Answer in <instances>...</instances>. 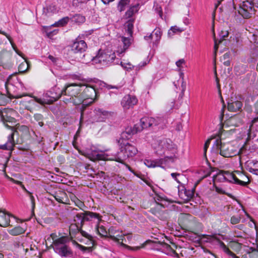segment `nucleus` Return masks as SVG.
Returning <instances> with one entry per match:
<instances>
[{"label":"nucleus","instance_id":"34","mask_svg":"<svg viewBox=\"0 0 258 258\" xmlns=\"http://www.w3.org/2000/svg\"><path fill=\"white\" fill-rule=\"evenodd\" d=\"M154 34V43H157L161 37V32L159 29H155L152 33Z\"/></svg>","mask_w":258,"mask_h":258},{"label":"nucleus","instance_id":"55","mask_svg":"<svg viewBox=\"0 0 258 258\" xmlns=\"http://www.w3.org/2000/svg\"><path fill=\"white\" fill-rule=\"evenodd\" d=\"M105 86L108 89H115L118 90L121 88L120 86H112V85H107L106 84H105Z\"/></svg>","mask_w":258,"mask_h":258},{"label":"nucleus","instance_id":"20","mask_svg":"<svg viewBox=\"0 0 258 258\" xmlns=\"http://www.w3.org/2000/svg\"><path fill=\"white\" fill-rule=\"evenodd\" d=\"M11 217L13 216L4 211L0 210V226L6 227L9 226Z\"/></svg>","mask_w":258,"mask_h":258},{"label":"nucleus","instance_id":"9","mask_svg":"<svg viewBox=\"0 0 258 258\" xmlns=\"http://www.w3.org/2000/svg\"><path fill=\"white\" fill-rule=\"evenodd\" d=\"M84 86L82 88L83 93H81V97L83 100H86L88 102L87 106L93 102L96 97V91L95 89L92 86L82 84Z\"/></svg>","mask_w":258,"mask_h":258},{"label":"nucleus","instance_id":"19","mask_svg":"<svg viewBox=\"0 0 258 258\" xmlns=\"http://www.w3.org/2000/svg\"><path fill=\"white\" fill-rule=\"evenodd\" d=\"M26 93H23L20 95H13L9 94V96L8 97L6 95L0 93V106H4L9 101L10 99L12 98H21L22 97L27 96Z\"/></svg>","mask_w":258,"mask_h":258},{"label":"nucleus","instance_id":"21","mask_svg":"<svg viewBox=\"0 0 258 258\" xmlns=\"http://www.w3.org/2000/svg\"><path fill=\"white\" fill-rule=\"evenodd\" d=\"M14 131L11 133V134L8 136V141L7 143L3 145H0V149L7 150H12L13 149V147L15 146V142L14 140Z\"/></svg>","mask_w":258,"mask_h":258},{"label":"nucleus","instance_id":"57","mask_svg":"<svg viewBox=\"0 0 258 258\" xmlns=\"http://www.w3.org/2000/svg\"><path fill=\"white\" fill-rule=\"evenodd\" d=\"M25 66H27V67L28 66V64L27 63H22L19 67V70L20 72H24L26 70H25L23 67H25Z\"/></svg>","mask_w":258,"mask_h":258},{"label":"nucleus","instance_id":"7","mask_svg":"<svg viewBox=\"0 0 258 258\" xmlns=\"http://www.w3.org/2000/svg\"><path fill=\"white\" fill-rule=\"evenodd\" d=\"M116 58L115 54L111 52H105L99 50L97 55L93 59V61L101 65L102 67H106L112 63Z\"/></svg>","mask_w":258,"mask_h":258},{"label":"nucleus","instance_id":"18","mask_svg":"<svg viewBox=\"0 0 258 258\" xmlns=\"http://www.w3.org/2000/svg\"><path fill=\"white\" fill-rule=\"evenodd\" d=\"M179 197L184 201H188L192 198L194 192L190 190H187L183 185L178 186Z\"/></svg>","mask_w":258,"mask_h":258},{"label":"nucleus","instance_id":"25","mask_svg":"<svg viewBox=\"0 0 258 258\" xmlns=\"http://www.w3.org/2000/svg\"><path fill=\"white\" fill-rule=\"evenodd\" d=\"M242 103L240 101H235L228 103V109L230 111L236 112L241 109Z\"/></svg>","mask_w":258,"mask_h":258},{"label":"nucleus","instance_id":"50","mask_svg":"<svg viewBox=\"0 0 258 258\" xmlns=\"http://www.w3.org/2000/svg\"><path fill=\"white\" fill-rule=\"evenodd\" d=\"M12 180L13 181H14V182L15 183H16L17 184H18V185H20L21 187L22 188V189L26 192L28 194H30L31 192L30 191H29L28 190H27V189L25 188V187L24 186V185L23 184H22V182L21 181H17V180H15L14 179H12Z\"/></svg>","mask_w":258,"mask_h":258},{"label":"nucleus","instance_id":"43","mask_svg":"<svg viewBox=\"0 0 258 258\" xmlns=\"http://www.w3.org/2000/svg\"><path fill=\"white\" fill-rule=\"evenodd\" d=\"M0 32H1V33L2 34H4L5 35H6L7 38L9 39V41H10V43L12 46V47L13 48L14 50L16 51V52L19 55H20V54L19 53V52H18V50L15 45V44L13 43V42L12 41V40H11V38L8 37V36L6 35V34L5 32H1V31H0Z\"/></svg>","mask_w":258,"mask_h":258},{"label":"nucleus","instance_id":"39","mask_svg":"<svg viewBox=\"0 0 258 258\" xmlns=\"http://www.w3.org/2000/svg\"><path fill=\"white\" fill-rule=\"evenodd\" d=\"M166 248L167 249V254L170 255L171 256H174V257H178V253L174 250L173 249L170 245L168 244L166 245Z\"/></svg>","mask_w":258,"mask_h":258},{"label":"nucleus","instance_id":"58","mask_svg":"<svg viewBox=\"0 0 258 258\" xmlns=\"http://www.w3.org/2000/svg\"><path fill=\"white\" fill-rule=\"evenodd\" d=\"M228 35V31H225V32H223V31H222L220 36L221 38H222L223 39H224L225 37H227Z\"/></svg>","mask_w":258,"mask_h":258},{"label":"nucleus","instance_id":"61","mask_svg":"<svg viewBox=\"0 0 258 258\" xmlns=\"http://www.w3.org/2000/svg\"><path fill=\"white\" fill-rule=\"evenodd\" d=\"M48 58L54 63H55L56 62V60H57V58L51 55H49L48 56Z\"/></svg>","mask_w":258,"mask_h":258},{"label":"nucleus","instance_id":"11","mask_svg":"<svg viewBox=\"0 0 258 258\" xmlns=\"http://www.w3.org/2000/svg\"><path fill=\"white\" fill-rule=\"evenodd\" d=\"M92 219H95L97 220L96 222L97 224H98L99 222L101 220V217L100 216L99 214L91 212H86L85 213H80L77 214L74 220L75 221H78V224H79L80 222L82 226L84 221H90Z\"/></svg>","mask_w":258,"mask_h":258},{"label":"nucleus","instance_id":"64","mask_svg":"<svg viewBox=\"0 0 258 258\" xmlns=\"http://www.w3.org/2000/svg\"><path fill=\"white\" fill-rule=\"evenodd\" d=\"M182 129V125L180 123H178L177 124L176 130L179 131Z\"/></svg>","mask_w":258,"mask_h":258},{"label":"nucleus","instance_id":"60","mask_svg":"<svg viewBox=\"0 0 258 258\" xmlns=\"http://www.w3.org/2000/svg\"><path fill=\"white\" fill-rule=\"evenodd\" d=\"M253 36L254 37L253 40L254 42L258 45V32L256 34H253Z\"/></svg>","mask_w":258,"mask_h":258},{"label":"nucleus","instance_id":"46","mask_svg":"<svg viewBox=\"0 0 258 258\" xmlns=\"http://www.w3.org/2000/svg\"><path fill=\"white\" fill-rule=\"evenodd\" d=\"M79 232L81 234L82 236L84 237L88 238L89 240H90L91 241H93V237L91 235H89L88 233H87L86 232L83 231L81 229V228H80V230L79 231Z\"/></svg>","mask_w":258,"mask_h":258},{"label":"nucleus","instance_id":"29","mask_svg":"<svg viewBox=\"0 0 258 258\" xmlns=\"http://www.w3.org/2000/svg\"><path fill=\"white\" fill-rule=\"evenodd\" d=\"M231 178V181H233L234 183L242 185V186H246L249 182V180L247 177H245V178L247 179V181H242L239 180L235 175L232 173H229L228 174Z\"/></svg>","mask_w":258,"mask_h":258},{"label":"nucleus","instance_id":"22","mask_svg":"<svg viewBox=\"0 0 258 258\" xmlns=\"http://www.w3.org/2000/svg\"><path fill=\"white\" fill-rule=\"evenodd\" d=\"M137 129L138 128L136 127V124L134 125L133 128L131 127H127L125 128V130L121 133V139H129L132 135L136 134L138 132H140V131H138Z\"/></svg>","mask_w":258,"mask_h":258},{"label":"nucleus","instance_id":"56","mask_svg":"<svg viewBox=\"0 0 258 258\" xmlns=\"http://www.w3.org/2000/svg\"><path fill=\"white\" fill-rule=\"evenodd\" d=\"M75 204L81 209H82V208L84 207V203L78 199H77L76 202H75Z\"/></svg>","mask_w":258,"mask_h":258},{"label":"nucleus","instance_id":"16","mask_svg":"<svg viewBox=\"0 0 258 258\" xmlns=\"http://www.w3.org/2000/svg\"><path fill=\"white\" fill-rule=\"evenodd\" d=\"M95 118L97 122L103 121L105 119L112 115L113 112L104 110L101 108H97L94 110Z\"/></svg>","mask_w":258,"mask_h":258},{"label":"nucleus","instance_id":"13","mask_svg":"<svg viewBox=\"0 0 258 258\" xmlns=\"http://www.w3.org/2000/svg\"><path fill=\"white\" fill-rule=\"evenodd\" d=\"M69 20V17H63L62 19L55 22V23L49 26H43V31L46 33V36L48 38H51L53 35L57 34V29L51 30L52 27H61L67 24Z\"/></svg>","mask_w":258,"mask_h":258},{"label":"nucleus","instance_id":"36","mask_svg":"<svg viewBox=\"0 0 258 258\" xmlns=\"http://www.w3.org/2000/svg\"><path fill=\"white\" fill-rule=\"evenodd\" d=\"M34 120L38 122V125L42 127L44 125L43 120L44 117L40 113H36L34 115Z\"/></svg>","mask_w":258,"mask_h":258},{"label":"nucleus","instance_id":"24","mask_svg":"<svg viewBox=\"0 0 258 258\" xmlns=\"http://www.w3.org/2000/svg\"><path fill=\"white\" fill-rule=\"evenodd\" d=\"M59 11V9L56 6L51 4L50 5L44 8L43 9V14L46 16H50L54 15H56Z\"/></svg>","mask_w":258,"mask_h":258},{"label":"nucleus","instance_id":"27","mask_svg":"<svg viewBox=\"0 0 258 258\" xmlns=\"http://www.w3.org/2000/svg\"><path fill=\"white\" fill-rule=\"evenodd\" d=\"M5 112H2L1 114V119L3 121L4 123L5 124V126L8 127V128H10L12 130V132L13 131L16 132V131L14 130V128L11 126L9 125L8 124H6V123L7 122H13V121L15 120V118L14 117H12L11 116H8L7 115H5L4 113Z\"/></svg>","mask_w":258,"mask_h":258},{"label":"nucleus","instance_id":"41","mask_svg":"<svg viewBox=\"0 0 258 258\" xmlns=\"http://www.w3.org/2000/svg\"><path fill=\"white\" fill-rule=\"evenodd\" d=\"M183 30L180 28H178V27H177L176 26H173V27H171V28H170V29L168 31V35H171V34H173L176 32H181V31H182Z\"/></svg>","mask_w":258,"mask_h":258},{"label":"nucleus","instance_id":"51","mask_svg":"<svg viewBox=\"0 0 258 258\" xmlns=\"http://www.w3.org/2000/svg\"><path fill=\"white\" fill-rule=\"evenodd\" d=\"M171 176L175 181H177V182L180 183V182L178 178V177L182 176L180 174L177 173H172L171 174Z\"/></svg>","mask_w":258,"mask_h":258},{"label":"nucleus","instance_id":"10","mask_svg":"<svg viewBox=\"0 0 258 258\" xmlns=\"http://www.w3.org/2000/svg\"><path fill=\"white\" fill-rule=\"evenodd\" d=\"M161 120V118L159 117L155 118L151 117H144L140 119L139 124H136V127L138 128V131L141 132L143 129L158 125Z\"/></svg>","mask_w":258,"mask_h":258},{"label":"nucleus","instance_id":"37","mask_svg":"<svg viewBox=\"0 0 258 258\" xmlns=\"http://www.w3.org/2000/svg\"><path fill=\"white\" fill-rule=\"evenodd\" d=\"M81 227H79L76 223L72 224L70 226L69 231L70 234H76L79 232Z\"/></svg>","mask_w":258,"mask_h":258},{"label":"nucleus","instance_id":"53","mask_svg":"<svg viewBox=\"0 0 258 258\" xmlns=\"http://www.w3.org/2000/svg\"><path fill=\"white\" fill-rule=\"evenodd\" d=\"M181 94L182 95H183L184 91L186 89V83L183 81V78L182 77L181 78Z\"/></svg>","mask_w":258,"mask_h":258},{"label":"nucleus","instance_id":"4","mask_svg":"<svg viewBox=\"0 0 258 258\" xmlns=\"http://www.w3.org/2000/svg\"><path fill=\"white\" fill-rule=\"evenodd\" d=\"M212 152L220 154L224 157H231L238 154L237 147L230 143H222L221 140H216L213 146Z\"/></svg>","mask_w":258,"mask_h":258},{"label":"nucleus","instance_id":"40","mask_svg":"<svg viewBox=\"0 0 258 258\" xmlns=\"http://www.w3.org/2000/svg\"><path fill=\"white\" fill-rule=\"evenodd\" d=\"M241 218L239 216H232L230 218V223L233 224H237L240 223Z\"/></svg>","mask_w":258,"mask_h":258},{"label":"nucleus","instance_id":"26","mask_svg":"<svg viewBox=\"0 0 258 258\" xmlns=\"http://www.w3.org/2000/svg\"><path fill=\"white\" fill-rule=\"evenodd\" d=\"M5 112H2L1 114V119L3 121L4 123L5 124V126L8 127V128H10L12 130V132L13 131L16 132V131L14 130V128L11 126L9 125L8 124H6V123L7 122H13V121L15 120V118L14 117H12L11 116H8L7 115H5L4 113Z\"/></svg>","mask_w":258,"mask_h":258},{"label":"nucleus","instance_id":"52","mask_svg":"<svg viewBox=\"0 0 258 258\" xmlns=\"http://www.w3.org/2000/svg\"><path fill=\"white\" fill-rule=\"evenodd\" d=\"M155 11L156 12L157 14L159 15V16H162V11L161 7L158 5L155 6Z\"/></svg>","mask_w":258,"mask_h":258},{"label":"nucleus","instance_id":"63","mask_svg":"<svg viewBox=\"0 0 258 258\" xmlns=\"http://www.w3.org/2000/svg\"><path fill=\"white\" fill-rule=\"evenodd\" d=\"M29 195L30 196V198L31 200V203L32 204V206L34 207V201H35L34 198L32 196V193H31L30 194H29Z\"/></svg>","mask_w":258,"mask_h":258},{"label":"nucleus","instance_id":"15","mask_svg":"<svg viewBox=\"0 0 258 258\" xmlns=\"http://www.w3.org/2000/svg\"><path fill=\"white\" fill-rule=\"evenodd\" d=\"M87 48V44L84 40L75 41L71 45V50L74 53H83Z\"/></svg>","mask_w":258,"mask_h":258},{"label":"nucleus","instance_id":"47","mask_svg":"<svg viewBox=\"0 0 258 258\" xmlns=\"http://www.w3.org/2000/svg\"><path fill=\"white\" fill-rule=\"evenodd\" d=\"M245 68H245V66L238 65V66H235L234 67V71L238 73L239 70L241 69L242 70H241V72L239 73V74H240L241 73H244Z\"/></svg>","mask_w":258,"mask_h":258},{"label":"nucleus","instance_id":"8","mask_svg":"<svg viewBox=\"0 0 258 258\" xmlns=\"http://www.w3.org/2000/svg\"><path fill=\"white\" fill-rule=\"evenodd\" d=\"M108 237L111 239L120 246L134 250H138L140 248L139 247H132L123 243V241H126L124 235L122 233V231H120L115 227H110L108 230Z\"/></svg>","mask_w":258,"mask_h":258},{"label":"nucleus","instance_id":"12","mask_svg":"<svg viewBox=\"0 0 258 258\" xmlns=\"http://www.w3.org/2000/svg\"><path fill=\"white\" fill-rule=\"evenodd\" d=\"M64 88H60L56 85L52 87L46 95L49 98V99H45L46 104H50L58 99L62 95L64 96Z\"/></svg>","mask_w":258,"mask_h":258},{"label":"nucleus","instance_id":"42","mask_svg":"<svg viewBox=\"0 0 258 258\" xmlns=\"http://www.w3.org/2000/svg\"><path fill=\"white\" fill-rule=\"evenodd\" d=\"M211 140L208 139L207 140L206 142L205 143L204 146V157L207 159V155L206 153L207 151V149L209 147V145L210 144Z\"/></svg>","mask_w":258,"mask_h":258},{"label":"nucleus","instance_id":"1","mask_svg":"<svg viewBox=\"0 0 258 258\" xmlns=\"http://www.w3.org/2000/svg\"><path fill=\"white\" fill-rule=\"evenodd\" d=\"M155 153L158 156H164V158L155 160L145 159L144 164L148 167H159L164 168V166L173 162L177 152L176 146L170 139H163L158 142L155 148Z\"/></svg>","mask_w":258,"mask_h":258},{"label":"nucleus","instance_id":"35","mask_svg":"<svg viewBox=\"0 0 258 258\" xmlns=\"http://www.w3.org/2000/svg\"><path fill=\"white\" fill-rule=\"evenodd\" d=\"M121 40L123 43V49H127L132 43L131 37H121Z\"/></svg>","mask_w":258,"mask_h":258},{"label":"nucleus","instance_id":"62","mask_svg":"<svg viewBox=\"0 0 258 258\" xmlns=\"http://www.w3.org/2000/svg\"><path fill=\"white\" fill-rule=\"evenodd\" d=\"M217 21V20H216L215 19V17H213V20H212V31H213V35H215L214 26H215V21Z\"/></svg>","mask_w":258,"mask_h":258},{"label":"nucleus","instance_id":"31","mask_svg":"<svg viewBox=\"0 0 258 258\" xmlns=\"http://www.w3.org/2000/svg\"><path fill=\"white\" fill-rule=\"evenodd\" d=\"M140 9V4H137L134 6L131 7L126 12V16H133L136 14Z\"/></svg>","mask_w":258,"mask_h":258},{"label":"nucleus","instance_id":"32","mask_svg":"<svg viewBox=\"0 0 258 258\" xmlns=\"http://www.w3.org/2000/svg\"><path fill=\"white\" fill-rule=\"evenodd\" d=\"M130 0H120L117 6V10L119 12L125 10L127 5L129 4Z\"/></svg>","mask_w":258,"mask_h":258},{"label":"nucleus","instance_id":"28","mask_svg":"<svg viewBox=\"0 0 258 258\" xmlns=\"http://www.w3.org/2000/svg\"><path fill=\"white\" fill-rule=\"evenodd\" d=\"M134 19H132L127 21L124 24L125 32L132 37L133 33Z\"/></svg>","mask_w":258,"mask_h":258},{"label":"nucleus","instance_id":"2","mask_svg":"<svg viewBox=\"0 0 258 258\" xmlns=\"http://www.w3.org/2000/svg\"><path fill=\"white\" fill-rule=\"evenodd\" d=\"M138 152L137 149L132 145L126 143L121 146L120 152L116 154H110L91 148L87 151L88 158L92 160H110L115 161L124 164V161L127 158L134 156Z\"/></svg>","mask_w":258,"mask_h":258},{"label":"nucleus","instance_id":"48","mask_svg":"<svg viewBox=\"0 0 258 258\" xmlns=\"http://www.w3.org/2000/svg\"><path fill=\"white\" fill-rule=\"evenodd\" d=\"M89 0H73V5L75 7L79 6V4L86 3Z\"/></svg>","mask_w":258,"mask_h":258},{"label":"nucleus","instance_id":"23","mask_svg":"<svg viewBox=\"0 0 258 258\" xmlns=\"http://www.w3.org/2000/svg\"><path fill=\"white\" fill-rule=\"evenodd\" d=\"M246 170L253 174L258 175V161H248L246 165Z\"/></svg>","mask_w":258,"mask_h":258},{"label":"nucleus","instance_id":"3","mask_svg":"<svg viewBox=\"0 0 258 258\" xmlns=\"http://www.w3.org/2000/svg\"><path fill=\"white\" fill-rule=\"evenodd\" d=\"M84 87L82 84L73 83L66 85L63 91L64 96L67 97H63V101L66 103L72 102L75 105L82 104V108L87 106L88 102L86 100H83L80 93Z\"/></svg>","mask_w":258,"mask_h":258},{"label":"nucleus","instance_id":"17","mask_svg":"<svg viewBox=\"0 0 258 258\" xmlns=\"http://www.w3.org/2000/svg\"><path fill=\"white\" fill-rule=\"evenodd\" d=\"M138 99L135 96L127 95L125 96L121 101V105L124 109H128L136 105Z\"/></svg>","mask_w":258,"mask_h":258},{"label":"nucleus","instance_id":"6","mask_svg":"<svg viewBox=\"0 0 258 258\" xmlns=\"http://www.w3.org/2000/svg\"><path fill=\"white\" fill-rule=\"evenodd\" d=\"M69 241V238L67 236H61L53 240V248L54 251L61 256L69 257L72 256V250L67 244Z\"/></svg>","mask_w":258,"mask_h":258},{"label":"nucleus","instance_id":"33","mask_svg":"<svg viewBox=\"0 0 258 258\" xmlns=\"http://www.w3.org/2000/svg\"><path fill=\"white\" fill-rule=\"evenodd\" d=\"M28 102L32 105H34L36 102L41 105H44L46 104V101L45 99H42L40 98H38L36 97H33V98H31L29 100H28Z\"/></svg>","mask_w":258,"mask_h":258},{"label":"nucleus","instance_id":"5","mask_svg":"<svg viewBox=\"0 0 258 258\" xmlns=\"http://www.w3.org/2000/svg\"><path fill=\"white\" fill-rule=\"evenodd\" d=\"M225 236L221 234L214 235H202L201 240L206 242H209L213 244H216L220 246L223 251L231 256V258H239L234 252L231 251L229 248L222 242V240H224Z\"/></svg>","mask_w":258,"mask_h":258},{"label":"nucleus","instance_id":"38","mask_svg":"<svg viewBox=\"0 0 258 258\" xmlns=\"http://www.w3.org/2000/svg\"><path fill=\"white\" fill-rule=\"evenodd\" d=\"M96 230L97 233L102 237H107L108 236V231L106 230L103 226L99 227L98 225L96 226Z\"/></svg>","mask_w":258,"mask_h":258},{"label":"nucleus","instance_id":"45","mask_svg":"<svg viewBox=\"0 0 258 258\" xmlns=\"http://www.w3.org/2000/svg\"><path fill=\"white\" fill-rule=\"evenodd\" d=\"M121 65L122 67L125 69L126 70L128 71L130 70H132L135 68V66H133L130 63H122L121 62Z\"/></svg>","mask_w":258,"mask_h":258},{"label":"nucleus","instance_id":"30","mask_svg":"<svg viewBox=\"0 0 258 258\" xmlns=\"http://www.w3.org/2000/svg\"><path fill=\"white\" fill-rule=\"evenodd\" d=\"M25 230L21 226H17L14 228L9 230L8 232L13 236H17L24 233Z\"/></svg>","mask_w":258,"mask_h":258},{"label":"nucleus","instance_id":"44","mask_svg":"<svg viewBox=\"0 0 258 258\" xmlns=\"http://www.w3.org/2000/svg\"><path fill=\"white\" fill-rule=\"evenodd\" d=\"M0 32H1V33L2 34H4L5 35H6L7 38L9 39V41H10V43L12 46V47L13 48L14 50L16 51V52L19 55H20V54L19 53V52H18V50L15 45V44L13 43V42L12 41V40H11V38L8 37V36L6 35V34L5 32H1V31H0Z\"/></svg>","mask_w":258,"mask_h":258},{"label":"nucleus","instance_id":"59","mask_svg":"<svg viewBox=\"0 0 258 258\" xmlns=\"http://www.w3.org/2000/svg\"><path fill=\"white\" fill-rule=\"evenodd\" d=\"M147 63L146 62H142L140 63L138 66H135L136 70L140 69L142 67H144L146 65Z\"/></svg>","mask_w":258,"mask_h":258},{"label":"nucleus","instance_id":"14","mask_svg":"<svg viewBox=\"0 0 258 258\" xmlns=\"http://www.w3.org/2000/svg\"><path fill=\"white\" fill-rule=\"evenodd\" d=\"M0 66L6 69H10L13 67L11 52L7 50H2L0 52Z\"/></svg>","mask_w":258,"mask_h":258},{"label":"nucleus","instance_id":"54","mask_svg":"<svg viewBox=\"0 0 258 258\" xmlns=\"http://www.w3.org/2000/svg\"><path fill=\"white\" fill-rule=\"evenodd\" d=\"M144 39L145 40L149 42H150L152 40L154 41V34L151 33L149 35L145 36Z\"/></svg>","mask_w":258,"mask_h":258},{"label":"nucleus","instance_id":"49","mask_svg":"<svg viewBox=\"0 0 258 258\" xmlns=\"http://www.w3.org/2000/svg\"><path fill=\"white\" fill-rule=\"evenodd\" d=\"M185 61L183 58L180 59L176 62V65L179 68H182L183 65L185 64Z\"/></svg>","mask_w":258,"mask_h":258}]
</instances>
